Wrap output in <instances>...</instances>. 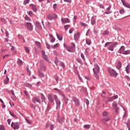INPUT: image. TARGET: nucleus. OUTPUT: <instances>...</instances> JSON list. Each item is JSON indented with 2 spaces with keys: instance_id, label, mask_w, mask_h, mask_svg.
Returning a JSON list of instances; mask_svg holds the SVG:
<instances>
[{
  "instance_id": "59",
  "label": "nucleus",
  "mask_w": 130,
  "mask_h": 130,
  "mask_svg": "<svg viewBox=\"0 0 130 130\" xmlns=\"http://www.w3.org/2000/svg\"><path fill=\"white\" fill-rule=\"evenodd\" d=\"M90 29H88V30L86 32V36H89V34L90 33Z\"/></svg>"
},
{
  "instance_id": "15",
  "label": "nucleus",
  "mask_w": 130,
  "mask_h": 130,
  "mask_svg": "<svg viewBox=\"0 0 130 130\" xmlns=\"http://www.w3.org/2000/svg\"><path fill=\"white\" fill-rule=\"evenodd\" d=\"M121 67H122V64H121V62H120V61H118V63L116 66V69H117V70H120V69H121Z\"/></svg>"
},
{
  "instance_id": "63",
  "label": "nucleus",
  "mask_w": 130,
  "mask_h": 130,
  "mask_svg": "<svg viewBox=\"0 0 130 130\" xmlns=\"http://www.w3.org/2000/svg\"><path fill=\"white\" fill-rule=\"evenodd\" d=\"M40 81L38 82L36 84H35L36 86H37V87H38L39 86V85H40Z\"/></svg>"
},
{
  "instance_id": "36",
  "label": "nucleus",
  "mask_w": 130,
  "mask_h": 130,
  "mask_svg": "<svg viewBox=\"0 0 130 130\" xmlns=\"http://www.w3.org/2000/svg\"><path fill=\"white\" fill-rule=\"evenodd\" d=\"M115 112L116 113H117V114H119V108L117 107V108H115Z\"/></svg>"
},
{
  "instance_id": "1",
  "label": "nucleus",
  "mask_w": 130,
  "mask_h": 130,
  "mask_svg": "<svg viewBox=\"0 0 130 130\" xmlns=\"http://www.w3.org/2000/svg\"><path fill=\"white\" fill-rule=\"evenodd\" d=\"M53 99L54 100H53ZM48 99L51 103H53L55 100L56 104V109H59V108H60L61 102L60 100H58L57 95L55 94L53 95L52 94L50 93L48 95Z\"/></svg>"
},
{
  "instance_id": "23",
  "label": "nucleus",
  "mask_w": 130,
  "mask_h": 130,
  "mask_svg": "<svg viewBox=\"0 0 130 130\" xmlns=\"http://www.w3.org/2000/svg\"><path fill=\"white\" fill-rule=\"evenodd\" d=\"M101 120L103 122H107V121H109V120H110V118H109V117H107V118L102 119Z\"/></svg>"
},
{
  "instance_id": "16",
  "label": "nucleus",
  "mask_w": 130,
  "mask_h": 130,
  "mask_svg": "<svg viewBox=\"0 0 130 130\" xmlns=\"http://www.w3.org/2000/svg\"><path fill=\"white\" fill-rule=\"evenodd\" d=\"M36 102H38V103H41V102L40 101V99H39V98L38 96H36L34 99V103H36Z\"/></svg>"
},
{
  "instance_id": "4",
  "label": "nucleus",
  "mask_w": 130,
  "mask_h": 130,
  "mask_svg": "<svg viewBox=\"0 0 130 130\" xmlns=\"http://www.w3.org/2000/svg\"><path fill=\"white\" fill-rule=\"evenodd\" d=\"M47 18L50 21H52V20H56L57 19V15L54 13H52L48 14L47 16Z\"/></svg>"
},
{
  "instance_id": "35",
  "label": "nucleus",
  "mask_w": 130,
  "mask_h": 130,
  "mask_svg": "<svg viewBox=\"0 0 130 130\" xmlns=\"http://www.w3.org/2000/svg\"><path fill=\"white\" fill-rule=\"evenodd\" d=\"M108 116V113L107 111H104L103 113V116H104L105 117H107Z\"/></svg>"
},
{
  "instance_id": "8",
  "label": "nucleus",
  "mask_w": 130,
  "mask_h": 130,
  "mask_svg": "<svg viewBox=\"0 0 130 130\" xmlns=\"http://www.w3.org/2000/svg\"><path fill=\"white\" fill-rule=\"evenodd\" d=\"M72 99H73V102H74L75 104V106H77V107L79 106L80 101H79V100L76 97H73Z\"/></svg>"
},
{
  "instance_id": "62",
  "label": "nucleus",
  "mask_w": 130,
  "mask_h": 130,
  "mask_svg": "<svg viewBox=\"0 0 130 130\" xmlns=\"http://www.w3.org/2000/svg\"><path fill=\"white\" fill-rule=\"evenodd\" d=\"M74 31V28H72L69 30L70 34H72L73 33V31Z\"/></svg>"
},
{
  "instance_id": "38",
  "label": "nucleus",
  "mask_w": 130,
  "mask_h": 130,
  "mask_svg": "<svg viewBox=\"0 0 130 130\" xmlns=\"http://www.w3.org/2000/svg\"><path fill=\"white\" fill-rule=\"evenodd\" d=\"M10 114L11 115V116H13V117H15V118H18V117L15 114L12 112H10Z\"/></svg>"
},
{
  "instance_id": "51",
  "label": "nucleus",
  "mask_w": 130,
  "mask_h": 130,
  "mask_svg": "<svg viewBox=\"0 0 130 130\" xmlns=\"http://www.w3.org/2000/svg\"><path fill=\"white\" fill-rule=\"evenodd\" d=\"M80 25L83 27H86L87 26V24L86 23L83 22H80Z\"/></svg>"
},
{
  "instance_id": "43",
  "label": "nucleus",
  "mask_w": 130,
  "mask_h": 130,
  "mask_svg": "<svg viewBox=\"0 0 130 130\" xmlns=\"http://www.w3.org/2000/svg\"><path fill=\"white\" fill-rule=\"evenodd\" d=\"M129 53H130V50L124 51L123 52V54H129Z\"/></svg>"
},
{
  "instance_id": "60",
  "label": "nucleus",
  "mask_w": 130,
  "mask_h": 130,
  "mask_svg": "<svg viewBox=\"0 0 130 130\" xmlns=\"http://www.w3.org/2000/svg\"><path fill=\"white\" fill-rule=\"evenodd\" d=\"M110 9H111V5H109V7L107 8V11H108V12H109V11H110Z\"/></svg>"
},
{
  "instance_id": "47",
  "label": "nucleus",
  "mask_w": 130,
  "mask_h": 130,
  "mask_svg": "<svg viewBox=\"0 0 130 130\" xmlns=\"http://www.w3.org/2000/svg\"><path fill=\"white\" fill-rule=\"evenodd\" d=\"M25 120H26V122H27V123H28V124H32V122L28 119L25 118Z\"/></svg>"
},
{
  "instance_id": "40",
  "label": "nucleus",
  "mask_w": 130,
  "mask_h": 130,
  "mask_svg": "<svg viewBox=\"0 0 130 130\" xmlns=\"http://www.w3.org/2000/svg\"><path fill=\"white\" fill-rule=\"evenodd\" d=\"M119 13L121 15H123V14H124L125 13L124 9H120L119 11Z\"/></svg>"
},
{
  "instance_id": "45",
  "label": "nucleus",
  "mask_w": 130,
  "mask_h": 130,
  "mask_svg": "<svg viewBox=\"0 0 130 130\" xmlns=\"http://www.w3.org/2000/svg\"><path fill=\"white\" fill-rule=\"evenodd\" d=\"M60 67H61L63 69H64V68H66V65H64V62H61L60 63Z\"/></svg>"
},
{
  "instance_id": "14",
  "label": "nucleus",
  "mask_w": 130,
  "mask_h": 130,
  "mask_svg": "<svg viewBox=\"0 0 130 130\" xmlns=\"http://www.w3.org/2000/svg\"><path fill=\"white\" fill-rule=\"evenodd\" d=\"M49 36L50 38L51 39L50 42L51 43H53V42H55V38H54V37L53 36V35L52 34H49Z\"/></svg>"
},
{
  "instance_id": "18",
  "label": "nucleus",
  "mask_w": 130,
  "mask_h": 130,
  "mask_svg": "<svg viewBox=\"0 0 130 130\" xmlns=\"http://www.w3.org/2000/svg\"><path fill=\"white\" fill-rule=\"evenodd\" d=\"M91 24L93 26L96 24V19L94 18V16H92L91 19Z\"/></svg>"
},
{
  "instance_id": "37",
  "label": "nucleus",
  "mask_w": 130,
  "mask_h": 130,
  "mask_svg": "<svg viewBox=\"0 0 130 130\" xmlns=\"http://www.w3.org/2000/svg\"><path fill=\"white\" fill-rule=\"evenodd\" d=\"M84 101L86 103V104L87 106H88V105H89V104H90V102H89V100L88 99H84Z\"/></svg>"
},
{
  "instance_id": "58",
  "label": "nucleus",
  "mask_w": 130,
  "mask_h": 130,
  "mask_svg": "<svg viewBox=\"0 0 130 130\" xmlns=\"http://www.w3.org/2000/svg\"><path fill=\"white\" fill-rule=\"evenodd\" d=\"M71 45H72V47H73V48H75V49L76 48V45L75 44V43L72 42V43H71Z\"/></svg>"
},
{
  "instance_id": "41",
  "label": "nucleus",
  "mask_w": 130,
  "mask_h": 130,
  "mask_svg": "<svg viewBox=\"0 0 130 130\" xmlns=\"http://www.w3.org/2000/svg\"><path fill=\"white\" fill-rule=\"evenodd\" d=\"M109 34V32L108 30H104V32L103 33V35H108Z\"/></svg>"
},
{
  "instance_id": "6",
  "label": "nucleus",
  "mask_w": 130,
  "mask_h": 130,
  "mask_svg": "<svg viewBox=\"0 0 130 130\" xmlns=\"http://www.w3.org/2000/svg\"><path fill=\"white\" fill-rule=\"evenodd\" d=\"M94 67V68L93 69L94 74H99V72H100V68L99 67V66H98V64L95 63Z\"/></svg>"
},
{
  "instance_id": "3",
  "label": "nucleus",
  "mask_w": 130,
  "mask_h": 130,
  "mask_svg": "<svg viewBox=\"0 0 130 130\" xmlns=\"http://www.w3.org/2000/svg\"><path fill=\"white\" fill-rule=\"evenodd\" d=\"M109 74L110 77H113L114 78H116L118 76V73L114 69L109 67L108 69Z\"/></svg>"
},
{
  "instance_id": "48",
  "label": "nucleus",
  "mask_w": 130,
  "mask_h": 130,
  "mask_svg": "<svg viewBox=\"0 0 130 130\" xmlns=\"http://www.w3.org/2000/svg\"><path fill=\"white\" fill-rule=\"evenodd\" d=\"M46 47L48 49H50V45H49V44H48V43H45Z\"/></svg>"
},
{
  "instance_id": "12",
  "label": "nucleus",
  "mask_w": 130,
  "mask_h": 130,
  "mask_svg": "<svg viewBox=\"0 0 130 130\" xmlns=\"http://www.w3.org/2000/svg\"><path fill=\"white\" fill-rule=\"evenodd\" d=\"M80 32H77L74 35V40L75 41H78L80 39Z\"/></svg>"
},
{
  "instance_id": "5",
  "label": "nucleus",
  "mask_w": 130,
  "mask_h": 130,
  "mask_svg": "<svg viewBox=\"0 0 130 130\" xmlns=\"http://www.w3.org/2000/svg\"><path fill=\"white\" fill-rule=\"evenodd\" d=\"M63 100L65 102V104H66V105H67L68 106H70L71 108H72V107H73V105H72L73 103L67 97L65 96L63 98Z\"/></svg>"
},
{
  "instance_id": "57",
  "label": "nucleus",
  "mask_w": 130,
  "mask_h": 130,
  "mask_svg": "<svg viewBox=\"0 0 130 130\" xmlns=\"http://www.w3.org/2000/svg\"><path fill=\"white\" fill-rule=\"evenodd\" d=\"M39 76L41 78H43V77H44V74L42 73H39Z\"/></svg>"
},
{
  "instance_id": "54",
  "label": "nucleus",
  "mask_w": 130,
  "mask_h": 130,
  "mask_svg": "<svg viewBox=\"0 0 130 130\" xmlns=\"http://www.w3.org/2000/svg\"><path fill=\"white\" fill-rule=\"evenodd\" d=\"M33 11L34 12H35V13H36V12H37V8H36V7H35V6H33Z\"/></svg>"
},
{
  "instance_id": "39",
  "label": "nucleus",
  "mask_w": 130,
  "mask_h": 130,
  "mask_svg": "<svg viewBox=\"0 0 130 130\" xmlns=\"http://www.w3.org/2000/svg\"><path fill=\"white\" fill-rule=\"evenodd\" d=\"M53 9L54 11H56V9H57V4H55L53 6Z\"/></svg>"
},
{
  "instance_id": "32",
  "label": "nucleus",
  "mask_w": 130,
  "mask_h": 130,
  "mask_svg": "<svg viewBox=\"0 0 130 130\" xmlns=\"http://www.w3.org/2000/svg\"><path fill=\"white\" fill-rule=\"evenodd\" d=\"M56 37L59 41H61L62 40V37L61 36L56 34Z\"/></svg>"
},
{
  "instance_id": "50",
  "label": "nucleus",
  "mask_w": 130,
  "mask_h": 130,
  "mask_svg": "<svg viewBox=\"0 0 130 130\" xmlns=\"http://www.w3.org/2000/svg\"><path fill=\"white\" fill-rule=\"evenodd\" d=\"M30 0H24L23 2V5H27V4H29V2Z\"/></svg>"
},
{
  "instance_id": "13",
  "label": "nucleus",
  "mask_w": 130,
  "mask_h": 130,
  "mask_svg": "<svg viewBox=\"0 0 130 130\" xmlns=\"http://www.w3.org/2000/svg\"><path fill=\"white\" fill-rule=\"evenodd\" d=\"M66 50L67 51H69V52H72V51L75 50V48H73L72 46H66Z\"/></svg>"
},
{
  "instance_id": "26",
  "label": "nucleus",
  "mask_w": 130,
  "mask_h": 130,
  "mask_svg": "<svg viewBox=\"0 0 130 130\" xmlns=\"http://www.w3.org/2000/svg\"><path fill=\"white\" fill-rule=\"evenodd\" d=\"M123 5L126 8H128V9H130V5L126 3H123Z\"/></svg>"
},
{
  "instance_id": "44",
  "label": "nucleus",
  "mask_w": 130,
  "mask_h": 130,
  "mask_svg": "<svg viewBox=\"0 0 130 130\" xmlns=\"http://www.w3.org/2000/svg\"><path fill=\"white\" fill-rule=\"evenodd\" d=\"M86 44H87V45H91V41L86 40Z\"/></svg>"
},
{
  "instance_id": "34",
  "label": "nucleus",
  "mask_w": 130,
  "mask_h": 130,
  "mask_svg": "<svg viewBox=\"0 0 130 130\" xmlns=\"http://www.w3.org/2000/svg\"><path fill=\"white\" fill-rule=\"evenodd\" d=\"M80 92H81V93H86L87 89L85 88H82L80 89Z\"/></svg>"
},
{
  "instance_id": "11",
  "label": "nucleus",
  "mask_w": 130,
  "mask_h": 130,
  "mask_svg": "<svg viewBox=\"0 0 130 130\" xmlns=\"http://www.w3.org/2000/svg\"><path fill=\"white\" fill-rule=\"evenodd\" d=\"M42 57L44 59L46 60V61H48V56L45 54V51L42 50L41 51Z\"/></svg>"
},
{
  "instance_id": "49",
  "label": "nucleus",
  "mask_w": 130,
  "mask_h": 130,
  "mask_svg": "<svg viewBox=\"0 0 130 130\" xmlns=\"http://www.w3.org/2000/svg\"><path fill=\"white\" fill-rule=\"evenodd\" d=\"M69 27H70V25H66L64 26V28L66 31H68V29H69Z\"/></svg>"
},
{
  "instance_id": "61",
  "label": "nucleus",
  "mask_w": 130,
  "mask_h": 130,
  "mask_svg": "<svg viewBox=\"0 0 130 130\" xmlns=\"http://www.w3.org/2000/svg\"><path fill=\"white\" fill-rule=\"evenodd\" d=\"M1 20L3 23H5L6 22V19H5V18H1Z\"/></svg>"
},
{
  "instance_id": "9",
  "label": "nucleus",
  "mask_w": 130,
  "mask_h": 130,
  "mask_svg": "<svg viewBox=\"0 0 130 130\" xmlns=\"http://www.w3.org/2000/svg\"><path fill=\"white\" fill-rule=\"evenodd\" d=\"M61 21L62 24H66L67 23H71V20L68 18H61Z\"/></svg>"
},
{
  "instance_id": "46",
  "label": "nucleus",
  "mask_w": 130,
  "mask_h": 130,
  "mask_svg": "<svg viewBox=\"0 0 130 130\" xmlns=\"http://www.w3.org/2000/svg\"><path fill=\"white\" fill-rule=\"evenodd\" d=\"M89 49V48H86V49H85V52H84V53H85V55H86V56H88V54H89V53H88V51H87V50H88Z\"/></svg>"
},
{
  "instance_id": "10",
  "label": "nucleus",
  "mask_w": 130,
  "mask_h": 130,
  "mask_svg": "<svg viewBox=\"0 0 130 130\" xmlns=\"http://www.w3.org/2000/svg\"><path fill=\"white\" fill-rule=\"evenodd\" d=\"M41 29V24H40V23H39V22L37 21L36 23V31L37 32H38V30Z\"/></svg>"
},
{
  "instance_id": "25",
  "label": "nucleus",
  "mask_w": 130,
  "mask_h": 130,
  "mask_svg": "<svg viewBox=\"0 0 130 130\" xmlns=\"http://www.w3.org/2000/svg\"><path fill=\"white\" fill-rule=\"evenodd\" d=\"M41 96L42 101L43 102H45V100H46V99L45 98V96H44V94H43V93H41Z\"/></svg>"
},
{
  "instance_id": "21",
  "label": "nucleus",
  "mask_w": 130,
  "mask_h": 130,
  "mask_svg": "<svg viewBox=\"0 0 130 130\" xmlns=\"http://www.w3.org/2000/svg\"><path fill=\"white\" fill-rule=\"evenodd\" d=\"M10 81V79L8 77V76L6 75V79L4 80V83L7 85V84H9V82Z\"/></svg>"
},
{
  "instance_id": "27",
  "label": "nucleus",
  "mask_w": 130,
  "mask_h": 130,
  "mask_svg": "<svg viewBox=\"0 0 130 130\" xmlns=\"http://www.w3.org/2000/svg\"><path fill=\"white\" fill-rule=\"evenodd\" d=\"M112 106H113V108L114 109H115V108H116V107H117V104L116 103V102H113V103L112 104Z\"/></svg>"
},
{
  "instance_id": "29",
  "label": "nucleus",
  "mask_w": 130,
  "mask_h": 130,
  "mask_svg": "<svg viewBox=\"0 0 130 130\" xmlns=\"http://www.w3.org/2000/svg\"><path fill=\"white\" fill-rule=\"evenodd\" d=\"M35 43L37 45V46H38L39 47V48L41 47V44L40 43V42L38 41H36Z\"/></svg>"
},
{
  "instance_id": "19",
  "label": "nucleus",
  "mask_w": 130,
  "mask_h": 130,
  "mask_svg": "<svg viewBox=\"0 0 130 130\" xmlns=\"http://www.w3.org/2000/svg\"><path fill=\"white\" fill-rule=\"evenodd\" d=\"M58 121L59 122V123H62L63 122H64V117H58Z\"/></svg>"
},
{
  "instance_id": "55",
  "label": "nucleus",
  "mask_w": 130,
  "mask_h": 130,
  "mask_svg": "<svg viewBox=\"0 0 130 130\" xmlns=\"http://www.w3.org/2000/svg\"><path fill=\"white\" fill-rule=\"evenodd\" d=\"M53 128H54V125L51 124L50 126V129L53 130Z\"/></svg>"
},
{
  "instance_id": "42",
  "label": "nucleus",
  "mask_w": 130,
  "mask_h": 130,
  "mask_svg": "<svg viewBox=\"0 0 130 130\" xmlns=\"http://www.w3.org/2000/svg\"><path fill=\"white\" fill-rule=\"evenodd\" d=\"M81 57L82 58V59L85 61L86 60V58H85V55L83 53H81Z\"/></svg>"
},
{
  "instance_id": "31",
  "label": "nucleus",
  "mask_w": 130,
  "mask_h": 130,
  "mask_svg": "<svg viewBox=\"0 0 130 130\" xmlns=\"http://www.w3.org/2000/svg\"><path fill=\"white\" fill-rule=\"evenodd\" d=\"M84 128H86V129H89L90 127H91V125L89 124H86L83 126Z\"/></svg>"
},
{
  "instance_id": "2",
  "label": "nucleus",
  "mask_w": 130,
  "mask_h": 130,
  "mask_svg": "<svg viewBox=\"0 0 130 130\" xmlns=\"http://www.w3.org/2000/svg\"><path fill=\"white\" fill-rule=\"evenodd\" d=\"M117 45H118V43L117 42H107L104 46V47H108L107 49L109 50H111V51H113V50H114V48H115V47H116Z\"/></svg>"
},
{
  "instance_id": "33",
  "label": "nucleus",
  "mask_w": 130,
  "mask_h": 130,
  "mask_svg": "<svg viewBox=\"0 0 130 130\" xmlns=\"http://www.w3.org/2000/svg\"><path fill=\"white\" fill-rule=\"evenodd\" d=\"M76 60L79 62V63H80V64L83 66V61H82V59H81L80 58H77L76 59Z\"/></svg>"
},
{
  "instance_id": "56",
  "label": "nucleus",
  "mask_w": 130,
  "mask_h": 130,
  "mask_svg": "<svg viewBox=\"0 0 130 130\" xmlns=\"http://www.w3.org/2000/svg\"><path fill=\"white\" fill-rule=\"evenodd\" d=\"M126 124L127 127H130V122H129V121H128L126 123Z\"/></svg>"
},
{
  "instance_id": "64",
  "label": "nucleus",
  "mask_w": 130,
  "mask_h": 130,
  "mask_svg": "<svg viewBox=\"0 0 130 130\" xmlns=\"http://www.w3.org/2000/svg\"><path fill=\"white\" fill-rule=\"evenodd\" d=\"M25 49L26 52H27V53H29V49H28V48L25 47Z\"/></svg>"
},
{
  "instance_id": "53",
  "label": "nucleus",
  "mask_w": 130,
  "mask_h": 130,
  "mask_svg": "<svg viewBox=\"0 0 130 130\" xmlns=\"http://www.w3.org/2000/svg\"><path fill=\"white\" fill-rule=\"evenodd\" d=\"M117 98H118V95H116L113 97L111 98V99L114 100V99H117Z\"/></svg>"
},
{
  "instance_id": "24",
  "label": "nucleus",
  "mask_w": 130,
  "mask_h": 130,
  "mask_svg": "<svg viewBox=\"0 0 130 130\" xmlns=\"http://www.w3.org/2000/svg\"><path fill=\"white\" fill-rule=\"evenodd\" d=\"M130 65L128 64L125 68V71L127 74H129Z\"/></svg>"
},
{
  "instance_id": "28",
  "label": "nucleus",
  "mask_w": 130,
  "mask_h": 130,
  "mask_svg": "<svg viewBox=\"0 0 130 130\" xmlns=\"http://www.w3.org/2000/svg\"><path fill=\"white\" fill-rule=\"evenodd\" d=\"M59 46V43H57V44H55L54 45H52L51 46V47H52V48L54 49V48H57V47H58Z\"/></svg>"
},
{
  "instance_id": "22",
  "label": "nucleus",
  "mask_w": 130,
  "mask_h": 130,
  "mask_svg": "<svg viewBox=\"0 0 130 130\" xmlns=\"http://www.w3.org/2000/svg\"><path fill=\"white\" fill-rule=\"evenodd\" d=\"M17 64H18V66H19V67H22V66H23V61H22L21 59H18Z\"/></svg>"
},
{
  "instance_id": "7",
  "label": "nucleus",
  "mask_w": 130,
  "mask_h": 130,
  "mask_svg": "<svg viewBox=\"0 0 130 130\" xmlns=\"http://www.w3.org/2000/svg\"><path fill=\"white\" fill-rule=\"evenodd\" d=\"M20 124L19 122H12L11 124V126L14 129H19L20 127Z\"/></svg>"
},
{
  "instance_id": "52",
  "label": "nucleus",
  "mask_w": 130,
  "mask_h": 130,
  "mask_svg": "<svg viewBox=\"0 0 130 130\" xmlns=\"http://www.w3.org/2000/svg\"><path fill=\"white\" fill-rule=\"evenodd\" d=\"M93 33L95 35H97L98 34V31L96 30L95 28L93 29Z\"/></svg>"
},
{
  "instance_id": "20",
  "label": "nucleus",
  "mask_w": 130,
  "mask_h": 130,
  "mask_svg": "<svg viewBox=\"0 0 130 130\" xmlns=\"http://www.w3.org/2000/svg\"><path fill=\"white\" fill-rule=\"evenodd\" d=\"M27 29L29 30V31H32L33 30L32 28V24L31 23H27Z\"/></svg>"
},
{
  "instance_id": "17",
  "label": "nucleus",
  "mask_w": 130,
  "mask_h": 130,
  "mask_svg": "<svg viewBox=\"0 0 130 130\" xmlns=\"http://www.w3.org/2000/svg\"><path fill=\"white\" fill-rule=\"evenodd\" d=\"M124 46H122L119 50L118 51V52H119V53H123V52H124Z\"/></svg>"
},
{
  "instance_id": "30",
  "label": "nucleus",
  "mask_w": 130,
  "mask_h": 130,
  "mask_svg": "<svg viewBox=\"0 0 130 130\" xmlns=\"http://www.w3.org/2000/svg\"><path fill=\"white\" fill-rule=\"evenodd\" d=\"M59 95H60V96H61V97H63V98L66 97V95H64V94L61 92V91L60 90V91H59V92H58Z\"/></svg>"
}]
</instances>
